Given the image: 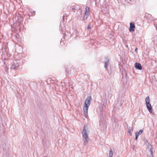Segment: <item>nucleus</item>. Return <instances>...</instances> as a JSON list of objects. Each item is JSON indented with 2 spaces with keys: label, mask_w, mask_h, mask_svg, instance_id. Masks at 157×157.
Segmentation results:
<instances>
[{
  "label": "nucleus",
  "mask_w": 157,
  "mask_h": 157,
  "mask_svg": "<svg viewBox=\"0 0 157 157\" xmlns=\"http://www.w3.org/2000/svg\"><path fill=\"white\" fill-rule=\"evenodd\" d=\"M91 100V97H88L86 99L85 102L84 107L83 108L84 115L86 117L87 115L88 110L89 106H90Z\"/></svg>",
  "instance_id": "nucleus-1"
},
{
  "label": "nucleus",
  "mask_w": 157,
  "mask_h": 157,
  "mask_svg": "<svg viewBox=\"0 0 157 157\" xmlns=\"http://www.w3.org/2000/svg\"><path fill=\"white\" fill-rule=\"evenodd\" d=\"M88 135V132L87 130L86 129L85 126L82 132V135L84 138L83 140L84 141V145H86L89 141V138Z\"/></svg>",
  "instance_id": "nucleus-2"
},
{
  "label": "nucleus",
  "mask_w": 157,
  "mask_h": 157,
  "mask_svg": "<svg viewBox=\"0 0 157 157\" xmlns=\"http://www.w3.org/2000/svg\"><path fill=\"white\" fill-rule=\"evenodd\" d=\"M89 9L88 7L86 6L85 8V11L84 13V19H87V16L89 14Z\"/></svg>",
  "instance_id": "nucleus-3"
},
{
  "label": "nucleus",
  "mask_w": 157,
  "mask_h": 157,
  "mask_svg": "<svg viewBox=\"0 0 157 157\" xmlns=\"http://www.w3.org/2000/svg\"><path fill=\"white\" fill-rule=\"evenodd\" d=\"M130 27L129 28V31L130 32L133 31L134 30L135 28V25L134 23L131 22L130 24Z\"/></svg>",
  "instance_id": "nucleus-4"
},
{
  "label": "nucleus",
  "mask_w": 157,
  "mask_h": 157,
  "mask_svg": "<svg viewBox=\"0 0 157 157\" xmlns=\"http://www.w3.org/2000/svg\"><path fill=\"white\" fill-rule=\"evenodd\" d=\"M146 107L148 111L150 113H152V107L150 104H148L146 105Z\"/></svg>",
  "instance_id": "nucleus-5"
},
{
  "label": "nucleus",
  "mask_w": 157,
  "mask_h": 157,
  "mask_svg": "<svg viewBox=\"0 0 157 157\" xmlns=\"http://www.w3.org/2000/svg\"><path fill=\"white\" fill-rule=\"evenodd\" d=\"M135 67L137 69L141 70L142 69V66L139 63H136L135 65Z\"/></svg>",
  "instance_id": "nucleus-6"
},
{
  "label": "nucleus",
  "mask_w": 157,
  "mask_h": 157,
  "mask_svg": "<svg viewBox=\"0 0 157 157\" xmlns=\"http://www.w3.org/2000/svg\"><path fill=\"white\" fill-rule=\"evenodd\" d=\"M18 63H14L11 66V68L12 69H16L18 67Z\"/></svg>",
  "instance_id": "nucleus-7"
},
{
  "label": "nucleus",
  "mask_w": 157,
  "mask_h": 157,
  "mask_svg": "<svg viewBox=\"0 0 157 157\" xmlns=\"http://www.w3.org/2000/svg\"><path fill=\"white\" fill-rule=\"evenodd\" d=\"M109 61V59L108 58H106V59L105 61V65L104 67L106 68V69L107 70L108 68V63Z\"/></svg>",
  "instance_id": "nucleus-8"
},
{
  "label": "nucleus",
  "mask_w": 157,
  "mask_h": 157,
  "mask_svg": "<svg viewBox=\"0 0 157 157\" xmlns=\"http://www.w3.org/2000/svg\"><path fill=\"white\" fill-rule=\"evenodd\" d=\"M133 129L132 127H129L128 128V131L130 134L131 136L132 135V132L133 131Z\"/></svg>",
  "instance_id": "nucleus-9"
},
{
  "label": "nucleus",
  "mask_w": 157,
  "mask_h": 157,
  "mask_svg": "<svg viewBox=\"0 0 157 157\" xmlns=\"http://www.w3.org/2000/svg\"><path fill=\"white\" fill-rule=\"evenodd\" d=\"M145 101L146 104H150V99L148 96L145 99Z\"/></svg>",
  "instance_id": "nucleus-10"
},
{
  "label": "nucleus",
  "mask_w": 157,
  "mask_h": 157,
  "mask_svg": "<svg viewBox=\"0 0 157 157\" xmlns=\"http://www.w3.org/2000/svg\"><path fill=\"white\" fill-rule=\"evenodd\" d=\"M143 132V130H140L139 132H136L135 133V134L137 135L138 136L139 135H140Z\"/></svg>",
  "instance_id": "nucleus-11"
},
{
  "label": "nucleus",
  "mask_w": 157,
  "mask_h": 157,
  "mask_svg": "<svg viewBox=\"0 0 157 157\" xmlns=\"http://www.w3.org/2000/svg\"><path fill=\"white\" fill-rule=\"evenodd\" d=\"M148 144L149 145V147H148L149 148H150V151L151 154H152V147L150 145L149 143H148Z\"/></svg>",
  "instance_id": "nucleus-12"
},
{
  "label": "nucleus",
  "mask_w": 157,
  "mask_h": 157,
  "mask_svg": "<svg viewBox=\"0 0 157 157\" xmlns=\"http://www.w3.org/2000/svg\"><path fill=\"white\" fill-rule=\"evenodd\" d=\"M138 136H137V135H136L135 134V140H137V139Z\"/></svg>",
  "instance_id": "nucleus-13"
},
{
  "label": "nucleus",
  "mask_w": 157,
  "mask_h": 157,
  "mask_svg": "<svg viewBox=\"0 0 157 157\" xmlns=\"http://www.w3.org/2000/svg\"><path fill=\"white\" fill-rule=\"evenodd\" d=\"M90 25H88V26L87 28V30H89V29H90Z\"/></svg>",
  "instance_id": "nucleus-14"
},
{
  "label": "nucleus",
  "mask_w": 157,
  "mask_h": 157,
  "mask_svg": "<svg viewBox=\"0 0 157 157\" xmlns=\"http://www.w3.org/2000/svg\"><path fill=\"white\" fill-rule=\"evenodd\" d=\"M71 9L72 11H74L75 9V8L74 7H72Z\"/></svg>",
  "instance_id": "nucleus-15"
},
{
  "label": "nucleus",
  "mask_w": 157,
  "mask_h": 157,
  "mask_svg": "<svg viewBox=\"0 0 157 157\" xmlns=\"http://www.w3.org/2000/svg\"><path fill=\"white\" fill-rule=\"evenodd\" d=\"M105 108V105H104V104H103V106L102 107V108Z\"/></svg>",
  "instance_id": "nucleus-16"
},
{
  "label": "nucleus",
  "mask_w": 157,
  "mask_h": 157,
  "mask_svg": "<svg viewBox=\"0 0 157 157\" xmlns=\"http://www.w3.org/2000/svg\"><path fill=\"white\" fill-rule=\"evenodd\" d=\"M155 26L156 29H157V24L155 25Z\"/></svg>",
  "instance_id": "nucleus-17"
},
{
  "label": "nucleus",
  "mask_w": 157,
  "mask_h": 157,
  "mask_svg": "<svg viewBox=\"0 0 157 157\" xmlns=\"http://www.w3.org/2000/svg\"><path fill=\"white\" fill-rule=\"evenodd\" d=\"M137 50V48H136L135 49V52H136V51Z\"/></svg>",
  "instance_id": "nucleus-18"
}]
</instances>
